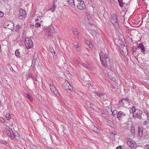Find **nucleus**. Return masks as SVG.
<instances>
[{"mask_svg":"<svg viewBox=\"0 0 149 149\" xmlns=\"http://www.w3.org/2000/svg\"><path fill=\"white\" fill-rule=\"evenodd\" d=\"M27 97L30 100H32V98L30 96V95L29 94H28L27 95Z\"/></svg>","mask_w":149,"mask_h":149,"instance_id":"40","label":"nucleus"},{"mask_svg":"<svg viewBox=\"0 0 149 149\" xmlns=\"http://www.w3.org/2000/svg\"><path fill=\"white\" fill-rule=\"evenodd\" d=\"M130 147H131L132 149H135L137 147V145L135 142L134 141Z\"/></svg>","mask_w":149,"mask_h":149,"instance_id":"23","label":"nucleus"},{"mask_svg":"<svg viewBox=\"0 0 149 149\" xmlns=\"http://www.w3.org/2000/svg\"><path fill=\"white\" fill-rule=\"evenodd\" d=\"M49 47H50V50L51 51V52L52 54L53 55V54H55V52L54 50L53 49V48L52 47L51 45V47L49 46Z\"/></svg>","mask_w":149,"mask_h":149,"instance_id":"31","label":"nucleus"},{"mask_svg":"<svg viewBox=\"0 0 149 149\" xmlns=\"http://www.w3.org/2000/svg\"><path fill=\"white\" fill-rule=\"evenodd\" d=\"M130 101V100L125 98L121 99L119 102V104L120 105L125 107L127 105L129 104Z\"/></svg>","mask_w":149,"mask_h":149,"instance_id":"8","label":"nucleus"},{"mask_svg":"<svg viewBox=\"0 0 149 149\" xmlns=\"http://www.w3.org/2000/svg\"><path fill=\"white\" fill-rule=\"evenodd\" d=\"M124 113L123 112L120 111L118 113L117 117L118 120H120L124 116Z\"/></svg>","mask_w":149,"mask_h":149,"instance_id":"17","label":"nucleus"},{"mask_svg":"<svg viewBox=\"0 0 149 149\" xmlns=\"http://www.w3.org/2000/svg\"><path fill=\"white\" fill-rule=\"evenodd\" d=\"M137 110H138L135 109V106H133L131 108V110H130V112L131 113H132L133 114L136 112V111H137Z\"/></svg>","mask_w":149,"mask_h":149,"instance_id":"21","label":"nucleus"},{"mask_svg":"<svg viewBox=\"0 0 149 149\" xmlns=\"http://www.w3.org/2000/svg\"><path fill=\"white\" fill-rule=\"evenodd\" d=\"M142 113L143 111L141 110H137V111L133 114V117L135 116V117L140 119H141V114Z\"/></svg>","mask_w":149,"mask_h":149,"instance_id":"13","label":"nucleus"},{"mask_svg":"<svg viewBox=\"0 0 149 149\" xmlns=\"http://www.w3.org/2000/svg\"><path fill=\"white\" fill-rule=\"evenodd\" d=\"M148 122L146 121H145L143 123V124L144 125L147 124L148 123Z\"/></svg>","mask_w":149,"mask_h":149,"instance_id":"47","label":"nucleus"},{"mask_svg":"<svg viewBox=\"0 0 149 149\" xmlns=\"http://www.w3.org/2000/svg\"><path fill=\"white\" fill-rule=\"evenodd\" d=\"M90 127L91 129L93 131L96 133H98L99 132V130L97 127L95 126L94 125H92L90 126Z\"/></svg>","mask_w":149,"mask_h":149,"instance_id":"16","label":"nucleus"},{"mask_svg":"<svg viewBox=\"0 0 149 149\" xmlns=\"http://www.w3.org/2000/svg\"><path fill=\"white\" fill-rule=\"evenodd\" d=\"M62 86L64 89L65 90L70 91L72 90V87L69 83L67 81H65L62 85Z\"/></svg>","mask_w":149,"mask_h":149,"instance_id":"7","label":"nucleus"},{"mask_svg":"<svg viewBox=\"0 0 149 149\" xmlns=\"http://www.w3.org/2000/svg\"><path fill=\"white\" fill-rule=\"evenodd\" d=\"M49 85L50 86V89L52 92L55 95H56L58 93V91L56 90L54 86L52 83H50Z\"/></svg>","mask_w":149,"mask_h":149,"instance_id":"11","label":"nucleus"},{"mask_svg":"<svg viewBox=\"0 0 149 149\" xmlns=\"http://www.w3.org/2000/svg\"><path fill=\"white\" fill-rule=\"evenodd\" d=\"M83 66L84 67L88 69H91V66L90 65L86 62H85V63H83Z\"/></svg>","mask_w":149,"mask_h":149,"instance_id":"22","label":"nucleus"},{"mask_svg":"<svg viewBox=\"0 0 149 149\" xmlns=\"http://www.w3.org/2000/svg\"><path fill=\"white\" fill-rule=\"evenodd\" d=\"M73 32L76 36H78L79 35V33L77 31V30L76 29L73 30Z\"/></svg>","mask_w":149,"mask_h":149,"instance_id":"34","label":"nucleus"},{"mask_svg":"<svg viewBox=\"0 0 149 149\" xmlns=\"http://www.w3.org/2000/svg\"><path fill=\"white\" fill-rule=\"evenodd\" d=\"M35 26L37 27H38L40 26V24L39 22H37L35 24Z\"/></svg>","mask_w":149,"mask_h":149,"instance_id":"38","label":"nucleus"},{"mask_svg":"<svg viewBox=\"0 0 149 149\" xmlns=\"http://www.w3.org/2000/svg\"><path fill=\"white\" fill-rule=\"evenodd\" d=\"M4 121V120L2 118L0 117V122L3 123Z\"/></svg>","mask_w":149,"mask_h":149,"instance_id":"43","label":"nucleus"},{"mask_svg":"<svg viewBox=\"0 0 149 149\" xmlns=\"http://www.w3.org/2000/svg\"><path fill=\"white\" fill-rule=\"evenodd\" d=\"M136 50H137V45L136 46H134L132 47V52H133V54H134V52H135Z\"/></svg>","mask_w":149,"mask_h":149,"instance_id":"27","label":"nucleus"},{"mask_svg":"<svg viewBox=\"0 0 149 149\" xmlns=\"http://www.w3.org/2000/svg\"><path fill=\"white\" fill-rule=\"evenodd\" d=\"M111 113H112V114L111 115L113 116L115 115H116V114L117 113V112L116 110H115L113 111L112 110H111Z\"/></svg>","mask_w":149,"mask_h":149,"instance_id":"33","label":"nucleus"},{"mask_svg":"<svg viewBox=\"0 0 149 149\" xmlns=\"http://www.w3.org/2000/svg\"><path fill=\"white\" fill-rule=\"evenodd\" d=\"M6 130L8 135L11 138L13 139L15 137V136L10 128H9L8 126H7L6 127Z\"/></svg>","mask_w":149,"mask_h":149,"instance_id":"6","label":"nucleus"},{"mask_svg":"<svg viewBox=\"0 0 149 149\" xmlns=\"http://www.w3.org/2000/svg\"><path fill=\"white\" fill-rule=\"evenodd\" d=\"M78 1L77 7L78 9L80 10H83L86 9V5L83 1L78 0Z\"/></svg>","mask_w":149,"mask_h":149,"instance_id":"9","label":"nucleus"},{"mask_svg":"<svg viewBox=\"0 0 149 149\" xmlns=\"http://www.w3.org/2000/svg\"><path fill=\"white\" fill-rule=\"evenodd\" d=\"M134 132V129H131V132L132 133H133Z\"/></svg>","mask_w":149,"mask_h":149,"instance_id":"51","label":"nucleus"},{"mask_svg":"<svg viewBox=\"0 0 149 149\" xmlns=\"http://www.w3.org/2000/svg\"><path fill=\"white\" fill-rule=\"evenodd\" d=\"M26 16V11L23 9H21L19 11V17H22L23 18H25Z\"/></svg>","mask_w":149,"mask_h":149,"instance_id":"12","label":"nucleus"},{"mask_svg":"<svg viewBox=\"0 0 149 149\" xmlns=\"http://www.w3.org/2000/svg\"><path fill=\"white\" fill-rule=\"evenodd\" d=\"M138 130L139 135L141 137L143 135V128L141 127H139Z\"/></svg>","mask_w":149,"mask_h":149,"instance_id":"20","label":"nucleus"},{"mask_svg":"<svg viewBox=\"0 0 149 149\" xmlns=\"http://www.w3.org/2000/svg\"><path fill=\"white\" fill-rule=\"evenodd\" d=\"M122 41H123V40H124V39H122Z\"/></svg>","mask_w":149,"mask_h":149,"instance_id":"57","label":"nucleus"},{"mask_svg":"<svg viewBox=\"0 0 149 149\" xmlns=\"http://www.w3.org/2000/svg\"><path fill=\"white\" fill-rule=\"evenodd\" d=\"M5 27L8 28L12 31L14 29V24L12 22H8V24L5 26Z\"/></svg>","mask_w":149,"mask_h":149,"instance_id":"15","label":"nucleus"},{"mask_svg":"<svg viewBox=\"0 0 149 149\" xmlns=\"http://www.w3.org/2000/svg\"><path fill=\"white\" fill-rule=\"evenodd\" d=\"M4 15L3 13L1 11H0V17H2Z\"/></svg>","mask_w":149,"mask_h":149,"instance_id":"41","label":"nucleus"},{"mask_svg":"<svg viewBox=\"0 0 149 149\" xmlns=\"http://www.w3.org/2000/svg\"><path fill=\"white\" fill-rule=\"evenodd\" d=\"M36 59H33L32 61V64H35L36 62Z\"/></svg>","mask_w":149,"mask_h":149,"instance_id":"44","label":"nucleus"},{"mask_svg":"<svg viewBox=\"0 0 149 149\" xmlns=\"http://www.w3.org/2000/svg\"><path fill=\"white\" fill-rule=\"evenodd\" d=\"M147 118L148 119H149V114H148L147 115Z\"/></svg>","mask_w":149,"mask_h":149,"instance_id":"54","label":"nucleus"},{"mask_svg":"<svg viewBox=\"0 0 149 149\" xmlns=\"http://www.w3.org/2000/svg\"><path fill=\"white\" fill-rule=\"evenodd\" d=\"M54 31V28L52 26H50L45 29V34L47 36H51Z\"/></svg>","mask_w":149,"mask_h":149,"instance_id":"3","label":"nucleus"},{"mask_svg":"<svg viewBox=\"0 0 149 149\" xmlns=\"http://www.w3.org/2000/svg\"><path fill=\"white\" fill-rule=\"evenodd\" d=\"M42 16H38V19H40V20H41V18H42Z\"/></svg>","mask_w":149,"mask_h":149,"instance_id":"49","label":"nucleus"},{"mask_svg":"<svg viewBox=\"0 0 149 149\" xmlns=\"http://www.w3.org/2000/svg\"><path fill=\"white\" fill-rule=\"evenodd\" d=\"M134 141H133L131 139L129 138L127 140V143L128 146H131Z\"/></svg>","mask_w":149,"mask_h":149,"instance_id":"19","label":"nucleus"},{"mask_svg":"<svg viewBox=\"0 0 149 149\" xmlns=\"http://www.w3.org/2000/svg\"><path fill=\"white\" fill-rule=\"evenodd\" d=\"M74 45L75 47L77 49V51L80 50V48L79 47V45L77 43L75 42L74 43Z\"/></svg>","mask_w":149,"mask_h":149,"instance_id":"25","label":"nucleus"},{"mask_svg":"<svg viewBox=\"0 0 149 149\" xmlns=\"http://www.w3.org/2000/svg\"><path fill=\"white\" fill-rule=\"evenodd\" d=\"M38 57V55L37 53L36 52L34 53L33 56V59H36Z\"/></svg>","mask_w":149,"mask_h":149,"instance_id":"32","label":"nucleus"},{"mask_svg":"<svg viewBox=\"0 0 149 149\" xmlns=\"http://www.w3.org/2000/svg\"><path fill=\"white\" fill-rule=\"evenodd\" d=\"M27 75L29 77L32 78L33 80L37 81V79H36L35 77L32 74H28Z\"/></svg>","mask_w":149,"mask_h":149,"instance_id":"30","label":"nucleus"},{"mask_svg":"<svg viewBox=\"0 0 149 149\" xmlns=\"http://www.w3.org/2000/svg\"><path fill=\"white\" fill-rule=\"evenodd\" d=\"M32 65L33 66V67L34 68H35V64H32Z\"/></svg>","mask_w":149,"mask_h":149,"instance_id":"52","label":"nucleus"},{"mask_svg":"<svg viewBox=\"0 0 149 149\" xmlns=\"http://www.w3.org/2000/svg\"><path fill=\"white\" fill-rule=\"evenodd\" d=\"M116 149H122L121 147L120 146H119L118 147H117L116 148Z\"/></svg>","mask_w":149,"mask_h":149,"instance_id":"48","label":"nucleus"},{"mask_svg":"<svg viewBox=\"0 0 149 149\" xmlns=\"http://www.w3.org/2000/svg\"><path fill=\"white\" fill-rule=\"evenodd\" d=\"M6 119L8 120L10 118V115L9 114H7L6 115Z\"/></svg>","mask_w":149,"mask_h":149,"instance_id":"35","label":"nucleus"},{"mask_svg":"<svg viewBox=\"0 0 149 149\" xmlns=\"http://www.w3.org/2000/svg\"><path fill=\"white\" fill-rule=\"evenodd\" d=\"M55 6L54 5H53L51 7L50 9L48 10V11H49V10H50L52 11V12H53L54 11L55 9Z\"/></svg>","mask_w":149,"mask_h":149,"instance_id":"28","label":"nucleus"},{"mask_svg":"<svg viewBox=\"0 0 149 149\" xmlns=\"http://www.w3.org/2000/svg\"><path fill=\"white\" fill-rule=\"evenodd\" d=\"M68 2L69 4L72 8H74L75 6L74 0H68Z\"/></svg>","mask_w":149,"mask_h":149,"instance_id":"18","label":"nucleus"},{"mask_svg":"<svg viewBox=\"0 0 149 149\" xmlns=\"http://www.w3.org/2000/svg\"><path fill=\"white\" fill-rule=\"evenodd\" d=\"M137 50H140L144 54H145V46L142 44L140 43L139 45H137Z\"/></svg>","mask_w":149,"mask_h":149,"instance_id":"14","label":"nucleus"},{"mask_svg":"<svg viewBox=\"0 0 149 149\" xmlns=\"http://www.w3.org/2000/svg\"><path fill=\"white\" fill-rule=\"evenodd\" d=\"M10 67H9V68L10 69V70L12 71L13 70V68H12V67L11 66H10Z\"/></svg>","mask_w":149,"mask_h":149,"instance_id":"53","label":"nucleus"},{"mask_svg":"<svg viewBox=\"0 0 149 149\" xmlns=\"http://www.w3.org/2000/svg\"><path fill=\"white\" fill-rule=\"evenodd\" d=\"M24 43L25 47L27 49H29L33 46V42L29 38H25Z\"/></svg>","mask_w":149,"mask_h":149,"instance_id":"5","label":"nucleus"},{"mask_svg":"<svg viewBox=\"0 0 149 149\" xmlns=\"http://www.w3.org/2000/svg\"><path fill=\"white\" fill-rule=\"evenodd\" d=\"M74 62L76 63L77 65H78L79 66H80L79 65V62L78 60L75 59L74 60Z\"/></svg>","mask_w":149,"mask_h":149,"instance_id":"37","label":"nucleus"},{"mask_svg":"<svg viewBox=\"0 0 149 149\" xmlns=\"http://www.w3.org/2000/svg\"><path fill=\"white\" fill-rule=\"evenodd\" d=\"M131 129H134V128L133 127L131 128Z\"/></svg>","mask_w":149,"mask_h":149,"instance_id":"56","label":"nucleus"},{"mask_svg":"<svg viewBox=\"0 0 149 149\" xmlns=\"http://www.w3.org/2000/svg\"><path fill=\"white\" fill-rule=\"evenodd\" d=\"M86 104L88 107H91L93 106V104H91L89 101H87L86 102Z\"/></svg>","mask_w":149,"mask_h":149,"instance_id":"24","label":"nucleus"},{"mask_svg":"<svg viewBox=\"0 0 149 149\" xmlns=\"http://www.w3.org/2000/svg\"><path fill=\"white\" fill-rule=\"evenodd\" d=\"M121 46L122 47V46H123V49L120 48V54L124 56H127L128 54V53L126 47L123 45H121Z\"/></svg>","mask_w":149,"mask_h":149,"instance_id":"10","label":"nucleus"},{"mask_svg":"<svg viewBox=\"0 0 149 149\" xmlns=\"http://www.w3.org/2000/svg\"><path fill=\"white\" fill-rule=\"evenodd\" d=\"M15 54L16 56L17 57H19L20 56V54L19 51L18 49L16 50Z\"/></svg>","mask_w":149,"mask_h":149,"instance_id":"29","label":"nucleus"},{"mask_svg":"<svg viewBox=\"0 0 149 149\" xmlns=\"http://www.w3.org/2000/svg\"><path fill=\"white\" fill-rule=\"evenodd\" d=\"M22 27L21 26L19 25H17L15 27V31L16 32L18 31H19Z\"/></svg>","mask_w":149,"mask_h":149,"instance_id":"26","label":"nucleus"},{"mask_svg":"<svg viewBox=\"0 0 149 149\" xmlns=\"http://www.w3.org/2000/svg\"><path fill=\"white\" fill-rule=\"evenodd\" d=\"M40 21V19H38V17L37 18V20H36V21Z\"/></svg>","mask_w":149,"mask_h":149,"instance_id":"55","label":"nucleus"},{"mask_svg":"<svg viewBox=\"0 0 149 149\" xmlns=\"http://www.w3.org/2000/svg\"><path fill=\"white\" fill-rule=\"evenodd\" d=\"M119 6L121 7H123V3L122 2L121 0H118Z\"/></svg>","mask_w":149,"mask_h":149,"instance_id":"36","label":"nucleus"},{"mask_svg":"<svg viewBox=\"0 0 149 149\" xmlns=\"http://www.w3.org/2000/svg\"><path fill=\"white\" fill-rule=\"evenodd\" d=\"M145 149H149V145H147L145 147Z\"/></svg>","mask_w":149,"mask_h":149,"instance_id":"45","label":"nucleus"},{"mask_svg":"<svg viewBox=\"0 0 149 149\" xmlns=\"http://www.w3.org/2000/svg\"><path fill=\"white\" fill-rule=\"evenodd\" d=\"M115 134H114V133H111V135H112L113 136V137H112V138H114V137H115Z\"/></svg>","mask_w":149,"mask_h":149,"instance_id":"46","label":"nucleus"},{"mask_svg":"<svg viewBox=\"0 0 149 149\" xmlns=\"http://www.w3.org/2000/svg\"><path fill=\"white\" fill-rule=\"evenodd\" d=\"M101 116L102 117H105L106 116L105 114L103 113H102Z\"/></svg>","mask_w":149,"mask_h":149,"instance_id":"50","label":"nucleus"},{"mask_svg":"<svg viewBox=\"0 0 149 149\" xmlns=\"http://www.w3.org/2000/svg\"><path fill=\"white\" fill-rule=\"evenodd\" d=\"M117 17L118 16L117 15L115 14H113L111 15V22L114 25L116 29H117L118 27V25L117 22Z\"/></svg>","mask_w":149,"mask_h":149,"instance_id":"4","label":"nucleus"},{"mask_svg":"<svg viewBox=\"0 0 149 149\" xmlns=\"http://www.w3.org/2000/svg\"><path fill=\"white\" fill-rule=\"evenodd\" d=\"M90 33L93 36L95 34L94 31L93 30H91V31H90Z\"/></svg>","mask_w":149,"mask_h":149,"instance_id":"39","label":"nucleus"},{"mask_svg":"<svg viewBox=\"0 0 149 149\" xmlns=\"http://www.w3.org/2000/svg\"><path fill=\"white\" fill-rule=\"evenodd\" d=\"M88 84L85 85L87 87H88L89 90H91L92 92V94L93 95H94L95 96V94H96L97 95L99 96V97H101L102 95H104L103 93H98L97 92H95V90L94 88H92L93 84L90 81H88L86 82Z\"/></svg>","mask_w":149,"mask_h":149,"instance_id":"2","label":"nucleus"},{"mask_svg":"<svg viewBox=\"0 0 149 149\" xmlns=\"http://www.w3.org/2000/svg\"><path fill=\"white\" fill-rule=\"evenodd\" d=\"M107 52L104 53L102 52H101L99 53L100 58L102 65L104 66H106L107 65H110L112 62V59L110 58L108 54V51L106 50Z\"/></svg>","mask_w":149,"mask_h":149,"instance_id":"1","label":"nucleus"},{"mask_svg":"<svg viewBox=\"0 0 149 149\" xmlns=\"http://www.w3.org/2000/svg\"><path fill=\"white\" fill-rule=\"evenodd\" d=\"M0 142L2 144H5L6 143L5 141L4 140H0Z\"/></svg>","mask_w":149,"mask_h":149,"instance_id":"42","label":"nucleus"}]
</instances>
